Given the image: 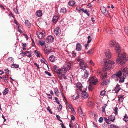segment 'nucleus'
Masks as SVG:
<instances>
[{"label":"nucleus","mask_w":128,"mask_h":128,"mask_svg":"<svg viewBox=\"0 0 128 128\" xmlns=\"http://www.w3.org/2000/svg\"><path fill=\"white\" fill-rule=\"evenodd\" d=\"M118 56V58L116 59V62L121 65L124 64L126 61L128 60V58L126 57V54L124 52L121 54H119Z\"/></svg>","instance_id":"obj_1"},{"label":"nucleus","mask_w":128,"mask_h":128,"mask_svg":"<svg viewBox=\"0 0 128 128\" xmlns=\"http://www.w3.org/2000/svg\"><path fill=\"white\" fill-rule=\"evenodd\" d=\"M104 66L106 70H110L113 68L114 66V62L108 59H105L104 60Z\"/></svg>","instance_id":"obj_2"},{"label":"nucleus","mask_w":128,"mask_h":128,"mask_svg":"<svg viewBox=\"0 0 128 128\" xmlns=\"http://www.w3.org/2000/svg\"><path fill=\"white\" fill-rule=\"evenodd\" d=\"M115 118L114 116L111 115L108 116V118H104V121L108 124H110V121L114 122L115 120Z\"/></svg>","instance_id":"obj_3"},{"label":"nucleus","mask_w":128,"mask_h":128,"mask_svg":"<svg viewBox=\"0 0 128 128\" xmlns=\"http://www.w3.org/2000/svg\"><path fill=\"white\" fill-rule=\"evenodd\" d=\"M76 91L80 92L84 90L83 86L80 82H78L77 83L75 86Z\"/></svg>","instance_id":"obj_4"},{"label":"nucleus","mask_w":128,"mask_h":128,"mask_svg":"<svg viewBox=\"0 0 128 128\" xmlns=\"http://www.w3.org/2000/svg\"><path fill=\"white\" fill-rule=\"evenodd\" d=\"M122 74V72L120 70L118 71L116 74V76L118 78L117 79V80H118L119 82L122 83L124 82V78H122L121 77Z\"/></svg>","instance_id":"obj_5"},{"label":"nucleus","mask_w":128,"mask_h":128,"mask_svg":"<svg viewBox=\"0 0 128 128\" xmlns=\"http://www.w3.org/2000/svg\"><path fill=\"white\" fill-rule=\"evenodd\" d=\"M88 81L91 84L96 85L98 82V80L96 77L94 76L89 78Z\"/></svg>","instance_id":"obj_6"},{"label":"nucleus","mask_w":128,"mask_h":128,"mask_svg":"<svg viewBox=\"0 0 128 128\" xmlns=\"http://www.w3.org/2000/svg\"><path fill=\"white\" fill-rule=\"evenodd\" d=\"M82 74L81 76L83 79H86L88 78L89 73L88 71L85 69H84L82 71Z\"/></svg>","instance_id":"obj_7"},{"label":"nucleus","mask_w":128,"mask_h":128,"mask_svg":"<svg viewBox=\"0 0 128 128\" xmlns=\"http://www.w3.org/2000/svg\"><path fill=\"white\" fill-rule=\"evenodd\" d=\"M100 10L104 15L106 17H110V16L108 12L106 10V8L104 6H102L100 8Z\"/></svg>","instance_id":"obj_8"},{"label":"nucleus","mask_w":128,"mask_h":128,"mask_svg":"<svg viewBox=\"0 0 128 128\" xmlns=\"http://www.w3.org/2000/svg\"><path fill=\"white\" fill-rule=\"evenodd\" d=\"M54 40V38L51 35L48 36L46 39V42L48 43L52 42Z\"/></svg>","instance_id":"obj_9"},{"label":"nucleus","mask_w":128,"mask_h":128,"mask_svg":"<svg viewBox=\"0 0 128 128\" xmlns=\"http://www.w3.org/2000/svg\"><path fill=\"white\" fill-rule=\"evenodd\" d=\"M36 35L38 38L40 39H42L44 37L45 34L44 31H42V32H36Z\"/></svg>","instance_id":"obj_10"},{"label":"nucleus","mask_w":128,"mask_h":128,"mask_svg":"<svg viewBox=\"0 0 128 128\" xmlns=\"http://www.w3.org/2000/svg\"><path fill=\"white\" fill-rule=\"evenodd\" d=\"M87 105L89 107H92L94 105L93 99L92 98H90L88 99Z\"/></svg>","instance_id":"obj_11"},{"label":"nucleus","mask_w":128,"mask_h":128,"mask_svg":"<svg viewBox=\"0 0 128 128\" xmlns=\"http://www.w3.org/2000/svg\"><path fill=\"white\" fill-rule=\"evenodd\" d=\"M66 68H63L59 69L58 70L57 74H63L66 73Z\"/></svg>","instance_id":"obj_12"},{"label":"nucleus","mask_w":128,"mask_h":128,"mask_svg":"<svg viewBox=\"0 0 128 128\" xmlns=\"http://www.w3.org/2000/svg\"><path fill=\"white\" fill-rule=\"evenodd\" d=\"M121 70L124 76H126L128 74V68L127 67H122L121 68Z\"/></svg>","instance_id":"obj_13"},{"label":"nucleus","mask_w":128,"mask_h":128,"mask_svg":"<svg viewBox=\"0 0 128 128\" xmlns=\"http://www.w3.org/2000/svg\"><path fill=\"white\" fill-rule=\"evenodd\" d=\"M54 34L56 36H59L60 34V30L59 27H56L54 29Z\"/></svg>","instance_id":"obj_14"},{"label":"nucleus","mask_w":128,"mask_h":128,"mask_svg":"<svg viewBox=\"0 0 128 128\" xmlns=\"http://www.w3.org/2000/svg\"><path fill=\"white\" fill-rule=\"evenodd\" d=\"M80 92L76 91L74 94L72 96V97L73 100H76L78 99L80 97Z\"/></svg>","instance_id":"obj_15"},{"label":"nucleus","mask_w":128,"mask_h":128,"mask_svg":"<svg viewBox=\"0 0 128 128\" xmlns=\"http://www.w3.org/2000/svg\"><path fill=\"white\" fill-rule=\"evenodd\" d=\"M84 60L79 63V66L81 69L83 68H87L88 66L84 62Z\"/></svg>","instance_id":"obj_16"},{"label":"nucleus","mask_w":128,"mask_h":128,"mask_svg":"<svg viewBox=\"0 0 128 128\" xmlns=\"http://www.w3.org/2000/svg\"><path fill=\"white\" fill-rule=\"evenodd\" d=\"M59 17L60 16L58 14L54 16L52 20V22L54 23H56L58 21Z\"/></svg>","instance_id":"obj_17"},{"label":"nucleus","mask_w":128,"mask_h":128,"mask_svg":"<svg viewBox=\"0 0 128 128\" xmlns=\"http://www.w3.org/2000/svg\"><path fill=\"white\" fill-rule=\"evenodd\" d=\"M116 42L115 40L113 39L110 41L109 45L110 47H114L115 45H116Z\"/></svg>","instance_id":"obj_18"},{"label":"nucleus","mask_w":128,"mask_h":128,"mask_svg":"<svg viewBox=\"0 0 128 128\" xmlns=\"http://www.w3.org/2000/svg\"><path fill=\"white\" fill-rule=\"evenodd\" d=\"M104 52L106 57L109 58H111V54L108 49H107Z\"/></svg>","instance_id":"obj_19"},{"label":"nucleus","mask_w":128,"mask_h":128,"mask_svg":"<svg viewBox=\"0 0 128 128\" xmlns=\"http://www.w3.org/2000/svg\"><path fill=\"white\" fill-rule=\"evenodd\" d=\"M81 94V96L84 98H87L88 96V93L86 91H82Z\"/></svg>","instance_id":"obj_20"},{"label":"nucleus","mask_w":128,"mask_h":128,"mask_svg":"<svg viewBox=\"0 0 128 128\" xmlns=\"http://www.w3.org/2000/svg\"><path fill=\"white\" fill-rule=\"evenodd\" d=\"M36 43L38 45H39L40 44L42 46H44L45 44V41L42 40H39L38 41V42H36Z\"/></svg>","instance_id":"obj_21"},{"label":"nucleus","mask_w":128,"mask_h":128,"mask_svg":"<svg viewBox=\"0 0 128 128\" xmlns=\"http://www.w3.org/2000/svg\"><path fill=\"white\" fill-rule=\"evenodd\" d=\"M115 50L117 53H118L121 50L120 45L118 43H117L115 46Z\"/></svg>","instance_id":"obj_22"},{"label":"nucleus","mask_w":128,"mask_h":128,"mask_svg":"<svg viewBox=\"0 0 128 128\" xmlns=\"http://www.w3.org/2000/svg\"><path fill=\"white\" fill-rule=\"evenodd\" d=\"M44 52L46 54H48L51 52V50L50 48L48 47L46 48L44 50Z\"/></svg>","instance_id":"obj_23"},{"label":"nucleus","mask_w":128,"mask_h":128,"mask_svg":"<svg viewBox=\"0 0 128 128\" xmlns=\"http://www.w3.org/2000/svg\"><path fill=\"white\" fill-rule=\"evenodd\" d=\"M48 59L50 61L52 62H55L56 60V56L52 55L51 56L49 57Z\"/></svg>","instance_id":"obj_24"},{"label":"nucleus","mask_w":128,"mask_h":128,"mask_svg":"<svg viewBox=\"0 0 128 128\" xmlns=\"http://www.w3.org/2000/svg\"><path fill=\"white\" fill-rule=\"evenodd\" d=\"M110 82V80H109L106 79L104 80L101 83V85L103 86L106 85L107 84Z\"/></svg>","instance_id":"obj_25"},{"label":"nucleus","mask_w":128,"mask_h":128,"mask_svg":"<svg viewBox=\"0 0 128 128\" xmlns=\"http://www.w3.org/2000/svg\"><path fill=\"white\" fill-rule=\"evenodd\" d=\"M76 50L79 51L81 50L82 46L79 43H77L76 45Z\"/></svg>","instance_id":"obj_26"},{"label":"nucleus","mask_w":128,"mask_h":128,"mask_svg":"<svg viewBox=\"0 0 128 128\" xmlns=\"http://www.w3.org/2000/svg\"><path fill=\"white\" fill-rule=\"evenodd\" d=\"M120 89V85L118 84H117L114 89V90L115 91V92L116 93H118Z\"/></svg>","instance_id":"obj_27"},{"label":"nucleus","mask_w":128,"mask_h":128,"mask_svg":"<svg viewBox=\"0 0 128 128\" xmlns=\"http://www.w3.org/2000/svg\"><path fill=\"white\" fill-rule=\"evenodd\" d=\"M36 16L40 17L41 16L42 14V11L40 10H38L36 12Z\"/></svg>","instance_id":"obj_28"},{"label":"nucleus","mask_w":128,"mask_h":128,"mask_svg":"<svg viewBox=\"0 0 128 128\" xmlns=\"http://www.w3.org/2000/svg\"><path fill=\"white\" fill-rule=\"evenodd\" d=\"M124 96L122 95H120L118 96V101L119 102H122L124 99Z\"/></svg>","instance_id":"obj_29"},{"label":"nucleus","mask_w":128,"mask_h":128,"mask_svg":"<svg viewBox=\"0 0 128 128\" xmlns=\"http://www.w3.org/2000/svg\"><path fill=\"white\" fill-rule=\"evenodd\" d=\"M31 53L29 51H26L25 52L24 54V55H26L29 58H30L32 56Z\"/></svg>","instance_id":"obj_30"},{"label":"nucleus","mask_w":128,"mask_h":128,"mask_svg":"<svg viewBox=\"0 0 128 128\" xmlns=\"http://www.w3.org/2000/svg\"><path fill=\"white\" fill-rule=\"evenodd\" d=\"M8 76L7 74L4 75L3 76V79L4 82H8Z\"/></svg>","instance_id":"obj_31"},{"label":"nucleus","mask_w":128,"mask_h":128,"mask_svg":"<svg viewBox=\"0 0 128 128\" xmlns=\"http://www.w3.org/2000/svg\"><path fill=\"white\" fill-rule=\"evenodd\" d=\"M34 53L36 56L38 57H40L41 55V54L40 53V52L36 50L34 51Z\"/></svg>","instance_id":"obj_32"},{"label":"nucleus","mask_w":128,"mask_h":128,"mask_svg":"<svg viewBox=\"0 0 128 128\" xmlns=\"http://www.w3.org/2000/svg\"><path fill=\"white\" fill-rule=\"evenodd\" d=\"M25 24L26 26L28 28H30V27L31 24L28 21V20H26L25 21Z\"/></svg>","instance_id":"obj_33"},{"label":"nucleus","mask_w":128,"mask_h":128,"mask_svg":"<svg viewBox=\"0 0 128 128\" xmlns=\"http://www.w3.org/2000/svg\"><path fill=\"white\" fill-rule=\"evenodd\" d=\"M80 109H78V113L80 115V116L81 117H83L84 115L83 114L82 111L80 108Z\"/></svg>","instance_id":"obj_34"},{"label":"nucleus","mask_w":128,"mask_h":128,"mask_svg":"<svg viewBox=\"0 0 128 128\" xmlns=\"http://www.w3.org/2000/svg\"><path fill=\"white\" fill-rule=\"evenodd\" d=\"M75 2L73 1H70L68 2V4L71 6H73L75 4Z\"/></svg>","instance_id":"obj_35"},{"label":"nucleus","mask_w":128,"mask_h":128,"mask_svg":"<svg viewBox=\"0 0 128 128\" xmlns=\"http://www.w3.org/2000/svg\"><path fill=\"white\" fill-rule=\"evenodd\" d=\"M19 65L18 64H13L11 65V67L12 68H18Z\"/></svg>","instance_id":"obj_36"},{"label":"nucleus","mask_w":128,"mask_h":128,"mask_svg":"<svg viewBox=\"0 0 128 128\" xmlns=\"http://www.w3.org/2000/svg\"><path fill=\"white\" fill-rule=\"evenodd\" d=\"M66 8H61L60 12L63 13H66Z\"/></svg>","instance_id":"obj_37"},{"label":"nucleus","mask_w":128,"mask_h":128,"mask_svg":"<svg viewBox=\"0 0 128 128\" xmlns=\"http://www.w3.org/2000/svg\"><path fill=\"white\" fill-rule=\"evenodd\" d=\"M123 120L126 122L128 121V117L126 114H125L124 118L122 119Z\"/></svg>","instance_id":"obj_38"},{"label":"nucleus","mask_w":128,"mask_h":128,"mask_svg":"<svg viewBox=\"0 0 128 128\" xmlns=\"http://www.w3.org/2000/svg\"><path fill=\"white\" fill-rule=\"evenodd\" d=\"M125 33L128 36V27L125 26L124 28Z\"/></svg>","instance_id":"obj_39"},{"label":"nucleus","mask_w":128,"mask_h":128,"mask_svg":"<svg viewBox=\"0 0 128 128\" xmlns=\"http://www.w3.org/2000/svg\"><path fill=\"white\" fill-rule=\"evenodd\" d=\"M8 88H6L3 92V95H6L8 93Z\"/></svg>","instance_id":"obj_40"},{"label":"nucleus","mask_w":128,"mask_h":128,"mask_svg":"<svg viewBox=\"0 0 128 128\" xmlns=\"http://www.w3.org/2000/svg\"><path fill=\"white\" fill-rule=\"evenodd\" d=\"M53 68L54 70V72H56V73H57L58 72V70H59V69L58 68L57 66L56 65L54 66L53 67Z\"/></svg>","instance_id":"obj_41"},{"label":"nucleus","mask_w":128,"mask_h":128,"mask_svg":"<svg viewBox=\"0 0 128 128\" xmlns=\"http://www.w3.org/2000/svg\"><path fill=\"white\" fill-rule=\"evenodd\" d=\"M94 51V49L92 48L88 52H87L86 53L87 54H92Z\"/></svg>","instance_id":"obj_42"},{"label":"nucleus","mask_w":128,"mask_h":128,"mask_svg":"<svg viewBox=\"0 0 128 128\" xmlns=\"http://www.w3.org/2000/svg\"><path fill=\"white\" fill-rule=\"evenodd\" d=\"M8 61L10 62H12L14 61V59L12 57L9 58L8 59Z\"/></svg>","instance_id":"obj_43"},{"label":"nucleus","mask_w":128,"mask_h":128,"mask_svg":"<svg viewBox=\"0 0 128 128\" xmlns=\"http://www.w3.org/2000/svg\"><path fill=\"white\" fill-rule=\"evenodd\" d=\"M88 40L87 41V42L88 43H90L91 41L92 40V38H91V37L90 36H89L88 37Z\"/></svg>","instance_id":"obj_44"},{"label":"nucleus","mask_w":128,"mask_h":128,"mask_svg":"<svg viewBox=\"0 0 128 128\" xmlns=\"http://www.w3.org/2000/svg\"><path fill=\"white\" fill-rule=\"evenodd\" d=\"M111 128H118L119 127L116 126L114 124H111L110 126Z\"/></svg>","instance_id":"obj_45"},{"label":"nucleus","mask_w":128,"mask_h":128,"mask_svg":"<svg viewBox=\"0 0 128 128\" xmlns=\"http://www.w3.org/2000/svg\"><path fill=\"white\" fill-rule=\"evenodd\" d=\"M106 106L105 104L102 107V111L103 112H105V109Z\"/></svg>","instance_id":"obj_46"},{"label":"nucleus","mask_w":128,"mask_h":128,"mask_svg":"<svg viewBox=\"0 0 128 128\" xmlns=\"http://www.w3.org/2000/svg\"><path fill=\"white\" fill-rule=\"evenodd\" d=\"M56 102L58 104H60V102L58 100V98L56 97H55L54 98Z\"/></svg>","instance_id":"obj_47"},{"label":"nucleus","mask_w":128,"mask_h":128,"mask_svg":"<svg viewBox=\"0 0 128 128\" xmlns=\"http://www.w3.org/2000/svg\"><path fill=\"white\" fill-rule=\"evenodd\" d=\"M22 46L23 48L22 49L23 50H26V43H23L22 44Z\"/></svg>","instance_id":"obj_48"},{"label":"nucleus","mask_w":128,"mask_h":128,"mask_svg":"<svg viewBox=\"0 0 128 128\" xmlns=\"http://www.w3.org/2000/svg\"><path fill=\"white\" fill-rule=\"evenodd\" d=\"M106 91L105 90L101 91L100 94L101 96H103L105 94Z\"/></svg>","instance_id":"obj_49"},{"label":"nucleus","mask_w":128,"mask_h":128,"mask_svg":"<svg viewBox=\"0 0 128 128\" xmlns=\"http://www.w3.org/2000/svg\"><path fill=\"white\" fill-rule=\"evenodd\" d=\"M13 10L14 12L17 14H18V10L16 8H14Z\"/></svg>","instance_id":"obj_50"},{"label":"nucleus","mask_w":128,"mask_h":128,"mask_svg":"<svg viewBox=\"0 0 128 128\" xmlns=\"http://www.w3.org/2000/svg\"><path fill=\"white\" fill-rule=\"evenodd\" d=\"M54 93L57 96H58V92L57 89H55L54 90Z\"/></svg>","instance_id":"obj_51"},{"label":"nucleus","mask_w":128,"mask_h":128,"mask_svg":"<svg viewBox=\"0 0 128 128\" xmlns=\"http://www.w3.org/2000/svg\"><path fill=\"white\" fill-rule=\"evenodd\" d=\"M47 110L48 111V112L50 113L51 114H52V112L51 111V110L50 109V108L49 106H48L47 108Z\"/></svg>","instance_id":"obj_52"},{"label":"nucleus","mask_w":128,"mask_h":128,"mask_svg":"<svg viewBox=\"0 0 128 128\" xmlns=\"http://www.w3.org/2000/svg\"><path fill=\"white\" fill-rule=\"evenodd\" d=\"M77 61L79 62H81L82 61H84V60H83L82 59H81L80 57H79L77 59Z\"/></svg>","instance_id":"obj_53"},{"label":"nucleus","mask_w":128,"mask_h":128,"mask_svg":"<svg viewBox=\"0 0 128 128\" xmlns=\"http://www.w3.org/2000/svg\"><path fill=\"white\" fill-rule=\"evenodd\" d=\"M118 109V108L116 107L114 109V114H117Z\"/></svg>","instance_id":"obj_54"},{"label":"nucleus","mask_w":128,"mask_h":128,"mask_svg":"<svg viewBox=\"0 0 128 128\" xmlns=\"http://www.w3.org/2000/svg\"><path fill=\"white\" fill-rule=\"evenodd\" d=\"M34 65L36 66L38 69H40V67L39 66V65L38 64H37L36 62H34Z\"/></svg>","instance_id":"obj_55"},{"label":"nucleus","mask_w":128,"mask_h":128,"mask_svg":"<svg viewBox=\"0 0 128 128\" xmlns=\"http://www.w3.org/2000/svg\"><path fill=\"white\" fill-rule=\"evenodd\" d=\"M84 12L88 16H89L90 15L88 13L89 12L87 11V10H85Z\"/></svg>","instance_id":"obj_56"},{"label":"nucleus","mask_w":128,"mask_h":128,"mask_svg":"<svg viewBox=\"0 0 128 128\" xmlns=\"http://www.w3.org/2000/svg\"><path fill=\"white\" fill-rule=\"evenodd\" d=\"M45 73L46 74L48 75L49 76H51V74H50L47 71H46L45 72Z\"/></svg>","instance_id":"obj_57"},{"label":"nucleus","mask_w":128,"mask_h":128,"mask_svg":"<svg viewBox=\"0 0 128 128\" xmlns=\"http://www.w3.org/2000/svg\"><path fill=\"white\" fill-rule=\"evenodd\" d=\"M4 71L6 73V74L7 75L9 74L10 71L8 69H5Z\"/></svg>","instance_id":"obj_58"},{"label":"nucleus","mask_w":128,"mask_h":128,"mask_svg":"<svg viewBox=\"0 0 128 128\" xmlns=\"http://www.w3.org/2000/svg\"><path fill=\"white\" fill-rule=\"evenodd\" d=\"M46 94L48 96V97L49 99H52V96L50 94H48L46 93Z\"/></svg>","instance_id":"obj_59"},{"label":"nucleus","mask_w":128,"mask_h":128,"mask_svg":"<svg viewBox=\"0 0 128 128\" xmlns=\"http://www.w3.org/2000/svg\"><path fill=\"white\" fill-rule=\"evenodd\" d=\"M103 120L102 118V117H100L99 118L98 121L100 122L101 123L102 122Z\"/></svg>","instance_id":"obj_60"},{"label":"nucleus","mask_w":128,"mask_h":128,"mask_svg":"<svg viewBox=\"0 0 128 128\" xmlns=\"http://www.w3.org/2000/svg\"><path fill=\"white\" fill-rule=\"evenodd\" d=\"M79 12H84L85 10L83 8H82L78 10Z\"/></svg>","instance_id":"obj_61"},{"label":"nucleus","mask_w":128,"mask_h":128,"mask_svg":"<svg viewBox=\"0 0 128 128\" xmlns=\"http://www.w3.org/2000/svg\"><path fill=\"white\" fill-rule=\"evenodd\" d=\"M18 29V31L20 33H22V31L21 30L19 26H18L17 27Z\"/></svg>","instance_id":"obj_62"},{"label":"nucleus","mask_w":128,"mask_h":128,"mask_svg":"<svg viewBox=\"0 0 128 128\" xmlns=\"http://www.w3.org/2000/svg\"><path fill=\"white\" fill-rule=\"evenodd\" d=\"M89 63L92 66H94V63L91 60H90L89 62Z\"/></svg>","instance_id":"obj_63"},{"label":"nucleus","mask_w":128,"mask_h":128,"mask_svg":"<svg viewBox=\"0 0 128 128\" xmlns=\"http://www.w3.org/2000/svg\"><path fill=\"white\" fill-rule=\"evenodd\" d=\"M75 127L76 128H80V126L77 123L75 124Z\"/></svg>","instance_id":"obj_64"}]
</instances>
